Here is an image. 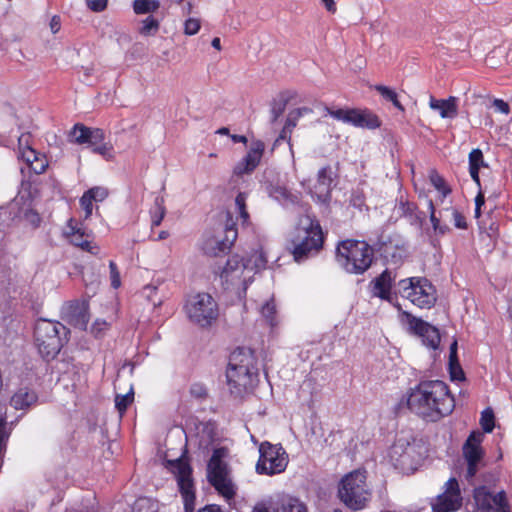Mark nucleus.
Returning <instances> with one entry per match:
<instances>
[{
	"instance_id": "0eeeda50",
	"label": "nucleus",
	"mask_w": 512,
	"mask_h": 512,
	"mask_svg": "<svg viewBox=\"0 0 512 512\" xmlns=\"http://www.w3.org/2000/svg\"><path fill=\"white\" fill-rule=\"evenodd\" d=\"M226 448H217L207 465V477L211 485L226 499L235 495L234 485L229 477V470L224 458L227 457Z\"/></svg>"
},
{
	"instance_id": "603ef678",
	"label": "nucleus",
	"mask_w": 512,
	"mask_h": 512,
	"mask_svg": "<svg viewBox=\"0 0 512 512\" xmlns=\"http://www.w3.org/2000/svg\"><path fill=\"white\" fill-rule=\"evenodd\" d=\"M108 0H86L89 9L94 12H101L107 7Z\"/></svg>"
},
{
	"instance_id": "774afa93",
	"label": "nucleus",
	"mask_w": 512,
	"mask_h": 512,
	"mask_svg": "<svg viewBox=\"0 0 512 512\" xmlns=\"http://www.w3.org/2000/svg\"><path fill=\"white\" fill-rule=\"evenodd\" d=\"M167 237H168V232H166V231H161L158 236L159 239H165Z\"/></svg>"
},
{
	"instance_id": "e2e57ef3",
	"label": "nucleus",
	"mask_w": 512,
	"mask_h": 512,
	"mask_svg": "<svg viewBox=\"0 0 512 512\" xmlns=\"http://www.w3.org/2000/svg\"><path fill=\"white\" fill-rule=\"evenodd\" d=\"M211 45H212V47H214L215 49H217V50H221V41H220V38H218V37L213 38V40H212V42H211Z\"/></svg>"
},
{
	"instance_id": "a18cd8bd",
	"label": "nucleus",
	"mask_w": 512,
	"mask_h": 512,
	"mask_svg": "<svg viewBox=\"0 0 512 512\" xmlns=\"http://www.w3.org/2000/svg\"><path fill=\"white\" fill-rule=\"evenodd\" d=\"M286 107V101L283 102H274L270 109V121L271 123H275L278 118L283 114Z\"/></svg>"
},
{
	"instance_id": "bb28decb",
	"label": "nucleus",
	"mask_w": 512,
	"mask_h": 512,
	"mask_svg": "<svg viewBox=\"0 0 512 512\" xmlns=\"http://www.w3.org/2000/svg\"><path fill=\"white\" fill-rule=\"evenodd\" d=\"M429 107L434 111H438L442 118L453 119L458 114V99L454 96H450L447 99H436L431 96Z\"/></svg>"
},
{
	"instance_id": "3c124183",
	"label": "nucleus",
	"mask_w": 512,
	"mask_h": 512,
	"mask_svg": "<svg viewBox=\"0 0 512 512\" xmlns=\"http://www.w3.org/2000/svg\"><path fill=\"white\" fill-rule=\"evenodd\" d=\"M451 215L454 221V225L458 229H466L467 223L465 217L456 209H452Z\"/></svg>"
},
{
	"instance_id": "c756f323",
	"label": "nucleus",
	"mask_w": 512,
	"mask_h": 512,
	"mask_svg": "<svg viewBox=\"0 0 512 512\" xmlns=\"http://www.w3.org/2000/svg\"><path fill=\"white\" fill-rule=\"evenodd\" d=\"M392 281V273L386 269L373 281V294L382 299H388Z\"/></svg>"
},
{
	"instance_id": "a878e982",
	"label": "nucleus",
	"mask_w": 512,
	"mask_h": 512,
	"mask_svg": "<svg viewBox=\"0 0 512 512\" xmlns=\"http://www.w3.org/2000/svg\"><path fill=\"white\" fill-rule=\"evenodd\" d=\"M19 157L27 164V166L35 174L43 173L48 166V161L45 155L37 152L31 146L21 148V153H19Z\"/></svg>"
},
{
	"instance_id": "e433bc0d",
	"label": "nucleus",
	"mask_w": 512,
	"mask_h": 512,
	"mask_svg": "<svg viewBox=\"0 0 512 512\" xmlns=\"http://www.w3.org/2000/svg\"><path fill=\"white\" fill-rule=\"evenodd\" d=\"M429 179L434 188L438 190L444 197L450 194L451 189L447 186L445 180L437 171H430Z\"/></svg>"
},
{
	"instance_id": "f8f14e48",
	"label": "nucleus",
	"mask_w": 512,
	"mask_h": 512,
	"mask_svg": "<svg viewBox=\"0 0 512 512\" xmlns=\"http://www.w3.org/2000/svg\"><path fill=\"white\" fill-rule=\"evenodd\" d=\"M176 478L178 486L184 501L185 512H193L195 505L194 485L191 478L190 466L182 461H178L176 466ZM198 512H225L219 505L210 504L198 510Z\"/></svg>"
},
{
	"instance_id": "13d9d810",
	"label": "nucleus",
	"mask_w": 512,
	"mask_h": 512,
	"mask_svg": "<svg viewBox=\"0 0 512 512\" xmlns=\"http://www.w3.org/2000/svg\"><path fill=\"white\" fill-rule=\"evenodd\" d=\"M323 5L325 6V8L330 12V13H335L336 12V4L334 2V0H321Z\"/></svg>"
},
{
	"instance_id": "c03bdc74",
	"label": "nucleus",
	"mask_w": 512,
	"mask_h": 512,
	"mask_svg": "<svg viewBox=\"0 0 512 512\" xmlns=\"http://www.w3.org/2000/svg\"><path fill=\"white\" fill-rule=\"evenodd\" d=\"M86 192L95 202H102L108 196V190L100 186L93 187Z\"/></svg>"
},
{
	"instance_id": "bf43d9fd",
	"label": "nucleus",
	"mask_w": 512,
	"mask_h": 512,
	"mask_svg": "<svg viewBox=\"0 0 512 512\" xmlns=\"http://www.w3.org/2000/svg\"><path fill=\"white\" fill-rule=\"evenodd\" d=\"M288 191L285 188H276L273 192V196L276 199H279V197L287 198L288 197Z\"/></svg>"
},
{
	"instance_id": "5701e85b",
	"label": "nucleus",
	"mask_w": 512,
	"mask_h": 512,
	"mask_svg": "<svg viewBox=\"0 0 512 512\" xmlns=\"http://www.w3.org/2000/svg\"><path fill=\"white\" fill-rule=\"evenodd\" d=\"M71 141L77 144H95L105 139V133L100 128H89L83 124H75L69 133Z\"/></svg>"
},
{
	"instance_id": "4468645a",
	"label": "nucleus",
	"mask_w": 512,
	"mask_h": 512,
	"mask_svg": "<svg viewBox=\"0 0 512 512\" xmlns=\"http://www.w3.org/2000/svg\"><path fill=\"white\" fill-rule=\"evenodd\" d=\"M482 441L483 434L474 431L469 435L463 445V456L467 463V479L473 478L482 466L484 456V451L481 447Z\"/></svg>"
},
{
	"instance_id": "09e8293b",
	"label": "nucleus",
	"mask_w": 512,
	"mask_h": 512,
	"mask_svg": "<svg viewBox=\"0 0 512 512\" xmlns=\"http://www.w3.org/2000/svg\"><path fill=\"white\" fill-rule=\"evenodd\" d=\"M429 209H430V221L433 225V229L435 231H438L440 234H445L447 231H449V227L445 226V228H440V220L435 215V207L432 202L429 203Z\"/></svg>"
},
{
	"instance_id": "5fc2aeb1",
	"label": "nucleus",
	"mask_w": 512,
	"mask_h": 512,
	"mask_svg": "<svg viewBox=\"0 0 512 512\" xmlns=\"http://www.w3.org/2000/svg\"><path fill=\"white\" fill-rule=\"evenodd\" d=\"M24 217L34 226H38L41 221L39 214L33 210H27L24 214Z\"/></svg>"
},
{
	"instance_id": "0e129e2a",
	"label": "nucleus",
	"mask_w": 512,
	"mask_h": 512,
	"mask_svg": "<svg viewBox=\"0 0 512 512\" xmlns=\"http://www.w3.org/2000/svg\"><path fill=\"white\" fill-rule=\"evenodd\" d=\"M232 140L234 142H241V143H246L247 142V138L243 135H233L232 136Z\"/></svg>"
},
{
	"instance_id": "f257e3e1",
	"label": "nucleus",
	"mask_w": 512,
	"mask_h": 512,
	"mask_svg": "<svg viewBox=\"0 0 512 512\" xmlns=\"http://www.w3.org/2000/svg\"><path fill=\"white\" fill-rule=\"evenodd\" d=\"M408 409L427 422H438L455 409V400L446 383L440 380L421 381L407 398Z\"/></svg>"
},
{
	"instance_id": "864d4df0",
	"label": "nucleus",
	"mask_w": 512,
	"mask_h": 512,
	"mask_svg": "<svg viewBox=\"0 0 512 512\" xmlns=\"http://www.w3.org/2000/svg\"><path fill=\"white\" fill-rule=\"evenodd\" d=\"M493 106L495 107V109L500 112V113H503V114H509L510 112V108H509V105L507 102H505L504 100L502 99H495L493 101Z\"/></svg>"
},
{
	"instance_id": "79ce46f5",
	"label": "nucleus",
	"mask_w": 512,
	"mask_h": 512,
	"mask_svg": "<svg viewBox=\"0 0 512 512\" xmlns=\"http://www.w3.org/2000/svg\"><path fill=\"white\" fill-rule=\"evenodd\" d=\"M480 424L484 432H492L494 428V413L492 409L487 408L481 413Z\"/></svg>"
},
{
	"instance_id": "8fccbe9b",
	"label": "nucleus",
	"mask_w": 512,
	"mask_h": 512,
	"mask_svg": "<svg viewBox=\"0 0 512 512\" xmlns=\"http://www.w3.org/2000/svg\"><path fill=\"white\" fill-rule=\"evenodd\" d=\"M93 199L90 197V195L85 192L82 197L80 198V205L85 211V218H89L92 215L93 211V205H92Z\"/></svg>"
},
{
	"instance_id": "6e6552de",
	"label": "nucleus",
	"mask_w": 512,
	"mask_h": 512,
	"mask_svg": "<svg viewBox=\"0 0 512 512\" xmlns=\"http://www.w3.org/2000/svg\"><path fill=\"white\" fill-rule=\"evenodd\" d=\"M184 309L189 320L201 327L210 326L218 317V305L208 293L190 295Z\"/></svg>"
},
{
	"instance_id": "2f4dec72",
	"label": "nucleus",
	"mask_w": 512,
	"mask_h": 512,
	"mask_svg": "<svg viewBox=\"0 0 512 512\" xmlns=\"http://www.w3.org/2000/svg\"><path fill=\"white\" fill-rule=\"evenodd\" d=\"M483 153L480 149H473L469 153V173L473 181L480 187L479 169L484 166Z\"/></svg>"
},
{
	"instance_id": "f704fd0d",
	"label": "nucleus",
	"mask_w": 512,
	"mask_h": 512,
	"mask_svg": "<svg viewBox=\"0 0 512 512\" xmlns=\"http://www.w3.org/2000/svg\"><path fill=\"white\" fill-rule=\"evenodd\" d=\"M159 27V21L153 16H148L147 18L141 21L139 33L142 36H153L158 32Z\"/></svg>"
},
{
	"instance_id": "a19ab883",
	"label": "nucleus",
	"mask_w": 512,
	"mask_h": 512,
	"mask_svg": "<svg viewBox=\"0 0 512 512\" xmlns=\"http://www.w3.org/2000/svg\"><path fill=\"white\" fill-rule=\"evenodd\" d=\"M246 199L247 195L246 193L240 192L237 194L235 198V206L238 210V213L240 215V218L242 219L243 223H246L249 219V214L246 210Z\"/></svg>"
},
{
	"instance_id": "ddd939ff",
	"label": "nucleus",
	"mask_w": 512,
	"mask_h": 512,
	"mask_svg": "<svg viewBox=\"0 0 512 512\" xmlns=\"http://www.w3.org/2000/svg\"><path fill=\"white\" fill-rule=\"evenodd\" d=\"M238 232L235 223L229 218L225 224L224 235H213L207 237L202 249L205 254L210 256H219L227 253L237 239Z\"/></svg>"
},
{
	"instance_id": "c9c22d12",
	"label": "nucleus",
	"mask_w": 512,
	"mask_h": 512,
	"mask_svg": "<svg viewBox=\"0 0 512 512\" xmlns=\"http://www.w3.org/2000/svg\"><path fill=\"white\" fill-rule=\"evenodd\" d=\"M142 295L149 301L154 307H158L163 302V297L158 296V286L154 284H148L143 287Z\"/></svg>"
},
{
	"instance_id": "6e6d98bb",
	"label": "nucleus",
	"mask_w": 512,
	"mask_h": 512,
	"mask_svg": "<svg viewBox=\"0 0 512 512\" xmlns=\"http://www.w3.org/2000/svg\"><path fill=\"white\" fill-rule=\"evenodd\" d=\"M30 138H31V136L29 134H22L18 138V153H21V148H26L27 146H31Z\"/></svg>"
},
{
	"instance_id": "423d86ee",
	"label": "nucleus",
	"mask_w": 512,
	"mask_h": 512,
	"mask_svg": "<svg viewBox=\"0 0 512 512\" xmlns=\"http://www.w3.org/2000/svg\"><path fill=\"white\" fill-rule=\"evenodd\" d=\"M324 235L319 221L305 216L300 220L298 236L293 240L292 254L296 262H301L317 253L323 245Z\"/></svg>"
},
{
	"instance_id": "cd10ccee",
	"label": "nucleus",
	"mask_w": 512,
	"mask_h": 512,
	"mask_svg": "<svg viewBox=\"0 0 512 512\" xmlns=\"http://www.w3.org/2000/svg\"><path fill=\"white\" fill-rule=\"evenodd\" d=\"M310 112H311V109L307 108V107L296 108V109L290 111L287 116V119H286L283 129L280 132L279 137L276 139V143L279 142L280 140H288V142H290L291 133H292L293 129L296 127L299 119L304 114H307Z\"/></svg>"
},
{
	"instance_id": "a211bd4d",
	"label": "nucleus",
	"mask_w": 512,
	"mask_h": 512,
	"mask_svg": "<svg viewBox=\"0 0 512 512\" xmlns=\"http://www.w3.org/2000/svg\"><path fill=\"white\" fill-rule=\"evenodd\" d=\"M462 505L459 484L455 478H450L445 484V491L432 504L433 512H454Z\"/></svg>"
},
{
	"instance_id": "58836bf2",
	"label": "nucleus",
	"mask_w": 512,
	"mask_h": 512,
	"mask_svg": "<svg viewBox=\"0 0 512 512\" xmlns=\"http://www.w3.org/2000/svg\"><path fill=\"white\" fill-rule=\"evenodd\" d=\"M276 305L273 299L267 301L261 308L262 316L267 320V322L274 326L276 324Z\"/></svg>"
},
{
	"instance_id": "37998d69",
	"label": "nucleus",
	"mask_w": 512,
	"mask_h": 512,
	"mask_svg": "<svg viewBox=\"0 0 512 512\" xmlns=\"http://www.w3.org/2000/svg\"><path fill=\"white\" fill-rule=\"evenodd\" d=\"M92 147V151L96 154H99L105 158H110L112 156V146L103 141H97L95 144H90Z\"/></svg>"
},
{
	"instance_id": "69168bd1",
	"label": "nucleus",
	"mask_w": 512,
	"mask_h": 512,
	"mask_svg": "<svg viewBox=\"0 0 512 512\" xmlns=\"http://www.w3.org/2000/svg\"><path fill=\"white\" fill-rule=\"evenodd\" d=\"M390 249H391V246L390 245H385L384 248H383V252L385 254L386 257H389L391 256L392 258H395L396 255L394 253H391L390 252Z\"/></svg>"
},
{
	"instance_id": "f3484780",
	"label": "nucleus",
	"mask_w": 512,
	"mask_h": 512,
	"mask_svg": "<svg viewBox=\"0 0 512 512\" xmlns=\"http://www.w3.org/2000/svg\"><path fill=\"white\" fill-rule=\"evenodd\" d=\"M245 370V368L240 369L228 364V368L226 370L227 383L231 393L236 396L252 389L257 381L258 372Z\"/></svg>"
},
{
	"instance_id": "dca6fc26",
	"label": "nucleus",
	"mask_w": 512,
	"mask_h": 512,
	"mask_svg": "<svg viewBox=\"0 0 512 512\" xmlns=\"http://www.w3.org/2000/svg\"><path fill=\"white\" fill-rule=\"evenodd\" d=\"M389 459L395 468L402 472H408L414 469L415 447L405 439H398L389 450Z\"/></svg>"
},
{
	"instance_id": "72a5a7b5",
	"label": "nucleus",
	"mask_w": 512,
	"mask_h": 512,
	"mask_svg": "<svg viewBox=\"0 0 512 512\" xmlns=\"http://www.w3.org/2000/svg\"><path fill=\"white\" fill-rule=\"evenodd\" d=\"M166 209L164 206V198L157 196L154 201V210L151 213L152 226H159L165 216Z\"/></svg>"
},
{
	"instance_id": "2eb2a0df",
	"label": "nucleus",
	"mask_w": 512,
	"mask_h": 512,
	"mask_svg": "<svg viewBox=\"0 0 512 512\" xmlns=\"http://www.w3.org/2000/svg\"><path fill=\"white\" fill-rule=\"evenodd\" d=\"M474 500L480 512H510L504 491L492 494L485 486L474 490Z\"/></svg>"
},
{
	"instance_id": "1a4fd4ad",
	"label": "nucleus",
	"mask_w": 512,
	"mask_h": 512,
	"mask_svg": "<svg viewBox=\"0 0 512 512\" xmlns=\"http://www.w3.org/2000/svg\"><path fill=\"white\" fill-rule=\"evenodd\" d=\"M403 296L415 306L430 309L436 303V290L432 283L423 277H411L400 281Z\"/></svg>"
},
{
	"instance_id": "7ed1b4c3",
	"label": "nucleus",
	"mask_w": 512,
	"mask_h": 512,
	"mask_svg": "<svg viewBox=\"0 0 512 512\" xmlns=\"http://www.w3.org/2000/svg\"><path fill=\"white\" fill-rule=\"evenodd\" d=\"M373 249L363 241H342L336 250V259L339 265L347 272L363 274L373 261Z\"/></svg>"
},
{
	"instance_id": "338daca9",
	"label": "nucleus",
	"mask_w": 512,
	"mask_h": 512,
	"mask_svg": "<svg viewBox=\"0 0 512 512\" xmlns=\"http://www.w3.org/2000/svg\"><path fill=\"white\" fill-rule=\"evenodd\" d=\"M139 512H157L153 505H147V507L144 509L143 506L139 509Z\"/></svg>"
},
{
	"instance_id": "b1692460",
	"label": "nucleus",
	"mask_w": 512,
	"mask_h": 512,
	"mask_svg": "<svg viewBox=\"0 0 512 512\" xmlns=\"http://www.w3.org/2000/svg\"><path fill=\"white\" fill-rule=\"evenodd\" d=\"M228 364L240 369L245 368V371L258 372L257 358L249 348L241 347L235 349L229 357Z\"/></svg>"
},
{
	"instance_id": "49530a36",
	"label": "nucleus",
	"mask_w": 512,
	"mask_h": 512,
	"mask_svg": "<svg viewBox=\"0 0 512 512\" xmlns=\"http://www.w3.org/2000/svg\"><path fill=\"white\" fill-rule=\"evenodd\" d=\"M200 20L196 18H189L184 23V33L186 35H195L200 29Z\"/></svg>"
},
{
	"instance_id": "6ab92c4d",
	"label": "nucleus",
	"mask_w": 512,
	"mask_h": 512,
	"mask_svg": "<svg viewBox=\"0 0 512 512\" xmlns=\"http://www.w3.org/2000/svg\"><path fill=\"white\" fill-rule=\"evenodd\" d=\"M404 315L410 331L419 336L426 346L436 349L440 343V334L438 329L407 312H405Z\"/></svg>"
},
{
	"instance_id": "aec40b11",
	"label": "nucleus",
	"mask_w": 512,
	"mask_h": 512,
	"mask_svg": "<svg viewBox=\"0 0 512 512\" xmlns=\"http://www.w3.org/2000/svg\"><path fill=\"white\" fill-rule=\"evenodd\" d=\"M62 318L79 329H86L89 322L88 302L73 300L66 302L61 308Z\"/></svg>"
},
{
	"instance_id": "473e14b6",
	"label": "nucleus",
	"mask_w": 512,
	"mask_h": 512,
	"mask_svg": "<svg viewBox=\"0 0 512 512\" xmlns=\"http://www.w3.org/2000/svg\"><path fill=\"white\" fill-rule=\"evenodd\" d=\"M132 8L137 15L150 14L160 8V2L158 0H134Z\"/></svg>"
},
{
	"instance_id": "680f3d73",
	"label": "nucleus",
	"mask_w": 512,
	"mask_h": 512,
	"mask_svg": "<svg viewBox=\"0 0 512 512\" xmlns=\"http://www.w3.org/2000/svg\"><path fill=\"white\" fill-rule=\"evenodd\" d=\"M456 347H457L456 342H454L450 347V365L451 366L453 365L454 359H456Z\"/></svg>"
},
{
	"instance_id": "052dcab7",
	"label": "nucleus",
	"mask_w": 512,
	"mask_h": 512,
	"mask_svg": "<svg viewBox=\"0 0 512 512\" xmlns=\"http://www.w3.org/2000/svg\"><path fill=\"white\" fill-rule=\"evenodd\" d=\"M485 203L484 194L480 191L475 198V206L481 207Z\"/></svg>"
},
{
	"instance_id": "20e7f679",
	"label": "nucleus",
	"mask_w": 512,
	"mask_h": 512,
	"mask_svg": "<svg viewBox=\"0 0 512 512\" xmlns=\"http://www.w3.org/2000/svg\"><path fill=\"white\" fill-rule=\"evenodd\" d=\"M69 330L60 322L40 319L34 329L35 343L45 359H53L67 340Z\"/></svg>"
},
{
	"instance_id": "39448f33",
	"label": "nucleus",
	"mask_w": 512,
	"mask_h": 512,
	"mask_svg": "<svg viewBox=\"0 0 512 512\" xmlns=\"http://www.w3.org/2000/svg\"><path fill=\"white\" fill-rule=\"evenodd\" d=\"M366 471L357 469L346 474L338 486V497L352 510L364 509L371 499L366 483Z\"/></svg>"
},
{
	"instance_id": "4be33fe9",
	"label": "nucleus",
	"mask_w": 512,
	"mask_h": 512,
	"mask_svg": "<svg viewBox=\"0 0 512 512\" xmlns=\"http://www.w3.org/2000/svg\"><path fill=\"white\" fill-rule=\"evenodd\" d=\"M332 182L333 178L331 167L325 166L321 168L317 174V183L314 186V190L311 192L317 202L326 204L330 201Z\"/></svg>"
},
{
	"instance_id": "7c9ffc66",
	"label": "nucleus",
	"mask_w": 512,
	"mask_h": 512,
	"mask_svg": "<svg viewBox=\"0 0 512 512\" xmlns=\"http://www.w3.org/2000/svg\"><path fill=\"white\" fill-rule=\"evenodd\" d=\"M37 395L34 391L27 388L19 389L11 398V405L15 409H25L35 403Z\"/></svg>"
},
{
	"instance_id": "9d476101",
	"label": "nucleus",
	"mask_w": 512,
	"mask_h": 512,
	"mask_svg": "<svg viewBox=\"0 0 512 512\" xmlns=\"http://www.w3.org/2000/svg\"><path fill=\"white\" fill-rule=\"evenodd\" d=\"M259 459L256 472L264 475H275L285 471L288 465V455L281 445L263 442L259 446Z\"/></svg>"
},
{
	"instance_id": "412c9836",
	"label": "nucleus",
	"mask_w": 512,
	"mask_h": 512,
	"mask_svg": "<svg viewBox=\"0 0 512 512\" xmlns=\"http://www.w3.org/2000/svg\"><path fill=\"white\" fill-rule=\"evenodd\" d=\"M264 149L265 145L262 141L252 142L246 156L235 165L233 173L237 176L252 173L259 165Z\"/></svg>"
},
{
	"instance_id": "4d7b16f0",
	"label": "nucleus",
	"mask_w": 512,
	"mask_h": 512,
	"mask_svg": "<svg viewBox=\"0 0 512 512\" xmlns=\"http://www.w3.org/2000/svg\"><path fill=\"white\" fill-rule=\"evenodd\" d=\"M50 29L53 34H56L61 28V19L59 16L54 15L50 21Z\"/></svg>"
},
{
	"instance_id": "c85d7f7f",
	"label": "nucleus",
	"mask_w": 512,
	"mask_h": 512,
	"mask_svg": "<svg viewBox=\"0 0 512 512\" xmlns=\"http://www.w3.org/2000/svg\"><path fill=\"white\" fill-rule=\"evenodd\" d=\"M252 512H307V508L298 499L291 498L277 508H268L263 504H258Z\"/></svg>"
},
{
	"instance_id": "9b49d317",
	"label": "nucleus",
	"mask_w": 512,
	"mask_h": 512,
	"mask_svg": "<svg viewBox=\"0 0 512 512\" xmlns=\"http://www.w3.org/2000/svg\"><path fill=\"white\" fill-rule=\"evenodd\" d=\"M325 111L332 118L354 127L362 129H377L381 126L379 117L370 110H361L356 108L332 109L325 106Z\"/></svg>"
},
{
	"instance_id": "de8ad7c7",
	"label": "nucleus",
	"mask_w": 512,
	"mask_h": 512,
	"mask_svg": "<svg viewBox=\"0 0 512 512\" xmlns=\"http://www.w3.org/2000/svg\"><path fill=\"white\" fill-rule=\"evenodd\" d=\"M111 286L115 289L121 285L120 273L118 267L114 261L109 262Z\"/></svg>"
},
{
	"instance_id": "4c0bfd02",
	"label": "nucleus",
	"mask_w": 512,
	"mask_h": 512,
	"mask_svg": "<svg viewBox=\"0 0 512 512\" xmlns=\"http://www.w3.org/2000/svg\"><path fill=\"white\" fill-rule=\"evenodd\" d=\"M375 89H376V91H378V92L381 94V96H382L383 98H385L386 100H388V101L392 102V103H393V105H394L397 109H399V110H401V111H403V110H404V107H403V106H402V104L399 102V100H398V96H397V93H396L394 90H392V89H390L389 87L384 86V85H377V86H375Z\"/></svg>"
},
{
	"instance_id": "ea45409f",
	"label": "nucleus",
	"mask_w": 512,
	"mask_h": 512,
	"mask_svg": "<svg viewBox=\"0 0 512 512\" xmlns=\"http://www.w3.org/2000/svg\"><path fill=\"white\" fill-rule=\"evenodd\" d=\"M134 399V394L132 391L125 395H116L115 397V406L120 414V416L123 415V413L127 410L128 406L132 403Z\"/></svg>"
},
{
	"instance_id": "f03ea898",
	"label": "nucleus",
	"mask_w": 512,
	"mask_h": 512,
	"mask_svg": "<svg viewBox=\"0 0 512 512\" xmlns=\"http://www.w3.org/2000/svg\"><path fill=\"white\" fill-rule=\"evenodd\" d=\"M267 259L262 249L254 250L247 258L231 256L220 273L221 283L226 290L235 292L239 297L245 294L254 275L266 268Z\"/></svg>"
},
{
	"instance_id": "393cba45",
	"label": "nucleus",
	"mask_w": 512,
	"mask_h": 512,
	"mask_svg": "<svg viewBox=\"0 0 512 512\" xmlns=\"http://www.w3.org/2000/svg\"><path fill=\"white\" fill-rule=\"evenodd\" d=\"M68 227L70 231L67 233L70 239V242L76 246L81 248L83 251L89 252L93 255H96L99 251L97 245H95L91 240V235L85 233L81 228H76L72 226V220L69 221Z\"/></svg>"
}]
</instances>
